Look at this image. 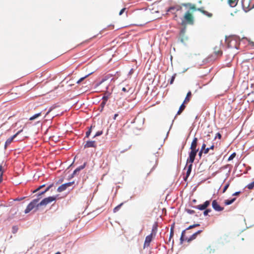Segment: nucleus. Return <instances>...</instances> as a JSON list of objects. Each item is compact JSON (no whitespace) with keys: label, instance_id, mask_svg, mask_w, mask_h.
Instances as JSON below:
<instances>
[{"label":"nucleus","instance_id":"51","mask_svg":"<svg viewBox=\"0 0 254 254\" xmlns=\"http://www.w3.org/2000/svg\"><path fill=\"white\" fill-rule=\"evenodd\" d=\"M208 148H209V150H213L214 148V145L213 144H212L210 147H208Z\"/></svg>","mask_w":254,"mask_h":254},{"label":"nucleus","instance_id":"32","mask_svg":"<svg viewBox=\"0 0 254 254\" xmlns=\"http://www.w3.org/2000/svg\"><path fill=\"white\" fill-rule=\"evenodd\" d=\"M93 127V126H91L89 128L88 130L86 132V137H88L91 132L92 131V128Z\"/></svg>","mask_w":254,"mask_h":254},{"label":"nucleus","instance_id":"37","mask_svg":"<svg viewBox=\"0 0 254 254\" xmlns=\"http://www.w3.org/2000/svg\"><path fill=\"white\" fill-rule=\"evenodd\" d=\"M102 133H103V131H98L94 135V137H95L96 136H97L101 135V134H102Z\"/></svg>","mask_w":254,"mask_h":254},{"label":"nucleus","instance_id":"41","mask_svg":"<svg viewBox=\"0 0 254 254\" xmlns=\"http://www.w3.org/2000/svg\"><path fill=\"white\" fill-rule=\"evenodd\" d=\"M209 151V148H205V149L203 151V153L206 154L208 153Z\"/></svg>","mask_w":254,"mask_h":254},{"label":"nucleus","instance_id":"26","mask_svg":"<svg viewBox=\"0 0 254 254\" xmlns=\"http://www.w3.org/2000/svg\"><path fill=\"white\" fill-rule=\"evenodd\" d=\"M174 225H172L170 229V237L169 239V241H170L171 239L173 238L174 236Z\"/></svg>","mask_w":254,"mask_h":254},{"label":"nucleus","instance_id":"53","mask_svg":"<svg viewBox=\"0 0 254 254\" xmlns=\"http://www.w3.org/2000/svg\"><path fill=\"white\" fill-rule=\"evenodd\" d=\"M133 72V70L132 69L130 70V71H129V73L130 74H132V73Z\"/></svg>","mask_w":254,"mask_h":254},{"label":"nucleus","instance_id":"52","mask_svg":"<svg viewBox=\"0 0 254 254\" xmlns=\"http://www.w3.org/2000/svg\"><path fill=\"white\" fill-rule=\"evenodd\" d=\"M106 102L103 101L102 102L101 104V105L103 107L104 105L106 104Z\"/></svg>","mask_w":254,"mask_h":254},{"label":"nucleus","instance_id":"49","mask_svg":"<svg viewBox=\"0 0 254 254\" xmlns=\"http://www.w3.org/2000/svg\"><path fill=\"white\" fill-rule=\"evenodd\" d=\"M202 153H203V151L200 150L199 152H198V155H199V157H201Z\"/></svg>","mask_w":254,"mask_h":254},{"label":"nucleus","instance_id":"15","mask_svg":"<svg viewBox=\"0 0 254 254\" xmlns=\"http://www.w3.org/2000/svg\"><path fill=\"white\" fill-rule=\"evenodd\" d=\"M95 141H87L84 145V148L96 147Z\"/></svg>","mask_w":254,"mask_h":254},{"label":"nucleus","instance_id":"38","mask_svg":"<svg viewBox=\"0 0 254 254\" xmlns=\"http://www.w3.org/2000/svg\"><path fill=\"white\" fill-rule=\"evenodd\" d=\"M186 211L189 213V214H194L195 211L193 210H190V209H186Z\"/></svg>","mask_w":254,"mask_h":254},{"label":"nucleus","instance_id":"18","mask_svg":"<svg viewBox=\"0 0 254 254\" xmlns=\"http://www.w3.org/2000/svg\"><path fill=\"white\" fill-rule=\"evenodd\" d=\"M197 10L200 11L203 14L206 15L209 17H211L212 16V14L211 13L208 12V11H206L203 9V8H197Z\"/></svg>","mask_w":254,"mask_h":254},{"label":"nucleus","instance_id":"54","mask_svg":"<svg viewBox=\"0 0 254 254\" xmlns=\"http://www.w3.org/2000/svg\"><path fill=\"white\" fill-rule=\"evenodd\" d=\"M118 116V114H115V116H114V119H116V118Z\"/></svg>","mask_w":254,"mask_h":254},{"label":"nucleus","instance_id":"4","mask_svg":"<svg viewBox=\"0 0 254 254\" xmlns=\"http://www.w3.org/2000/svg\"><path fill=\"white\" fill-rule=\"evenodd\" d=\"M194 22L193 16L189 11H187L184 17L182 20V25H186L187 24H193Z\"/></svg>","mask_w":254,"mask_h":254},{"label":"nucleus","instance_id":"44","mask_svg":"<svg viewBox=\"0 0 254 254\" xmlns=\"http://www.w3.org/2000/svg\"><path fill=\"white\" fill-rule=\"evenodd\" d=\"M45 186V185H42V186H40V187H39L35 190L34 191V192H36L39 190H40L41 189H42V188H43Z\"/></svg>","mask_w":254,"mask_h":254},{"label":"nucleus","instance_id":"33","mask_svg":"<svg viewBox=\"0 0 254 254\" xmlns=\"http://www.w3.org/2000/svg\"><path fill=\"white\" fill-rule=\"evenodd\" d=\"M247 188L252 190L254 188V181L247 185Z\"/></svg>","mask_w":254,"mask_h":254},{"label":"nucleus","instance_id":"28","mask_svg":"<svg viewBox=\"0 0 254 254\" xmlns=\"http://www.w3.org/2000/svg\"><path fill=\"white\" fill-rule=\"evenodd\" d=\"M235 200H236L235 198H234L231 200H228V199L226 200L225 201V205H230V204H232V203H233Z\"/></svg>","mask_w":254,"mask_h":254},{"label":"nucleus","instance_id":"27","mask_svg":"<svg viewBox=\"0 0 254 254\" xmlns=\"http://www.w3.org/2000/svg\"><path fill=\"white\" fill-rule=\"evenodd\" d=\"M41 115V112L37 113L31 117L29 119V120L32 121L35 120L38 117H40Z\"/></svg>","mask_w":254,"mask_h":254},{"label":"nucleus","instance_id":"50","mask_svg":"<svg viewBox=\"0 0 254 254\" xmlns=\"http://www.w3.org/2000/svg\"><path fill=\"white\" fill-rule=\"evenodd\" d=\"M240 193H241V192H240V191H237V192H235V193L233 194V195H239V194H240Z\"/></svg>","mask_w":254,"mask_h":254},{"label":"nucleus","instance_id":"12","mask_svg":"<svg viewBox=\"0 0 254 254\" xmlns=\"http://www.w3.org/2000/svg\"><path fill=\"white\" fill-rule=\"evenodd\" d=\"M182 7L181 6L179 5H176L169 7V8L167 10V11L175 14L177 11H180L182 10Z\"/></svg>","mask_w":254,"mask_h":254},{"label":"nucleus","instance_id":"34","mask_svg":"<svg viewBox=\"0 0 254 254\" xmlns=\"http://www.w3.org/2000/svg\"><path fill=\"white\" fill-rule=\"evenodd\" d=\"M236 154L235 152H234L228 158V161H231L232 160H233L236 156Z\"/></svg>","mask_w":254,"mask_h":254},{"label":"nucleus","instance_id":"29","mask_svg":"<svg viewBox=\"0 0 254 254\" xmlns=\"http://www.w3.org/2000/svg\"><path fill=\"white\" fill-rule=\"evenodd\" d=\"M123 204V203H121V204H120L119 205H118V206L115 207L114 208L113 212L114 213H116L117 211H118L120 210V209L121 208V206H122Z\"/></svg>","mask_w":254,"mask_h":254},{"label":"nucleus","instance_id":"16","mask_svg":"<svg viewBox=\"0 0 254 254\" xmlns=\"http://www.w3.org/2000/svg\"><path fill=\"white\" fill-rule=\"evenodd\" d=\"M86 165V163H84L82 165L79 166V167L77 168L73 172L71 177H73L74 175H75L77 173L79 172L80 170L82 169H83L85 166Z\"/></svg>","mask_w":254,"mask_h":254},{"label":"nucleus","instance_id":"13","mask_svg":"<svg viewBox=\"0 0 254 254\" xmlns=\"http://www.w3.org/2000/svg\"><path fill=\"white\" fill-rule=\"evenodd\" d=\"M197 141L198 139L196 137L193 139L190 147V150L198 151V148H197Z\"/></svg>","mask_w":254,"mask_h":254},{"label":"nucleus","instance_id":"55","mask_svg":"<svg viewBox=\"0 0 254 254\" xmlns=\"http://www.w3.org/2000/svg\"><path fill=\"white\" fill-rule=\"evenodd\" d=\"M55 254H61V253H60V252H58L56 253Z\"/></svg>","mask_w":254,"mask_h":254},{"label":"nucleus","instance_id":"45","mask_svg":"<svg viewBox=\"0 0 254 254\" xmlns=\"http://www.w3.org/2000/svg\"><path fill=\"white\" fill-rule=\"evenodd\" d=\"M206 148V144L205 143H203L201 148L200 150L203 151Z\"/></svg>","mask_w":254,"mask_h":254},{"label":"nucleus","instance_id":"56","mask_svg":"<svg viewBox=\"0 0 254 254\" xmlns=\"http://www.w3.org/2000/svg\"><path fill=\"white\" fill-rule=\"evenodd\" d=\"M176 17H177V15H176L175 16V18H176Z\"/></svg>","mask_w":254,"mask_h":254},{"label":"nucleus","instance_id":"47","mask_svg":"<svg viewBox=\"0 0 254 254\" xmlns=\"http://www.w3.org/2000/svg\"><path fill=\"white\" fill-rule=\"evenodd\" d=\"M108 97L107 96H103V100L104 101L107 102L108 100Z\"/></svg>","mask_w":254,"mask_h":254},{"label":"nucleus","instance_id":"31","mask_svg":"<svg viewBox=\"0 0 254 254\" xmlns=\"http://www.w3.org/2000/svg\"><path fill=\"white\" fill-rule=\"evenodd\" d=\"M52 186H53V185H50L49 187H48L46 189V190L44 191H43L41 192V193H40L39 195H41L43 194L44 193H45L46 192L48 191Z\"/></svg>","mask_w":254,"mask_h":254},{"label":"nucleus","instance_id":"21","mask_svg":"<svg viewBox=\"0 0 254 254\" xmlns=\"http://www.w3.org/2000/svg\"><path fill=\"white\" fill-rule=\"evenodd\" d=\"M227 42H228V47L229 48H236V46H233V43H236V41L233 39L231 40H227Z\"/></svg>","mask_w":254,"mask_h":254},{"label":"nucleus","instance_id":"43","mask_svg":"<svg viewBox=\"0 0 254 254\" xmlns=\"http://www.w3.org/2000/svg\"><path fill=\"white\" fill-rule=\"evenodd\" d=\"M221 136H222L221 134L219 132H218L216 134L215 138L218 137L219 139H221Z\"/></svg>","mask_w":254,"mask_h":254},{"label":"nucleus","instance_id":"42","mask_svg":"<svg viewBox=\"0 0 254 254\" xmlns=\"http://www.w3.org/2000/svg\"><path fill=\"white\" fill-rule=\"evenodd\" d=\"M126 10V8H123L121 10V11L119 12V15H121Z\"/></svg>","mask_w":254,"mask_h":254},{"label":"nucleus","instance_id":"36","mask_svg":"<svg viewBox=\"0 0 254 254\" xmlns=\"http://www.w3.org/2000/svg\"><path fill=\"white\" fill-rule=\"evenodd\" d=\"M175 77H176V74H175L174 75H173L172 76L171 79V80L170 81V83L171 84H173V83L174 82V81L175 80Z\"/></svg>","mask_w":254,"mask_h":254},{"label":"nucleus","instance_id":"6","mask_svg":"<svg viewBox=\"0 0 254 254\" xmlns=\"http://www.w3.org/2000/svg\"><path fill=\"white\" fill-rule=\"evenodd\" d=\"M56 199L57 196H49L43 199L41 202H39V204L41 206H46L48 204L55 201Z\"/></svg>","mask_w":254,"mask_h":254},{"label":"nucleus","instance_id":"7","mask_svg":"<svg viewBox=\"0 0 254 254\" xmlns=\"http://www.w3.org/2000/svg\"><path fill=\"white\" fill-rule=\"evenodd\" d=\"M197 152L198 151L190 150L189 154V157L187 159V163L192 164Z\"/></svg>","mask_w":254,"mask_h":254},{"label":"nucleus","instance_id":"35","mask_svg":"<svg viewBox=\"0 0 254 254\" xmlns=\"http://www.w3.org/2000/svg\"><path fill=\"white\" fill-rule=\"evenodd\" d=\"M211 210L210 209H205L203 212V215L204 216H207L208 214V213L210 212Z\"/></svg>","mask_w":254,"mask_h":254},{"label":"nucleus","instance_id":"24","mask_svg":"<svg viewBox=\"0 0 254 254\" xmlns=\"http://www.w3.org/2000/svg\"><path fill=\"white\" fill-rule=\"evenodd\" d=\"M186 108V106L185 105V104H184V102L183 104L181 105V106L179 108V109L177 112V115H180L182 112L185 110Z\"/></svg>","mask_w":254,"mask_h":254},{"label":"nucleus","instance_id":"11","mask_svg":"<svg viewBox=\"0 0 254 254\" xmlns=\"http://www.w3.org/2000/svg\"><path fill=\"white\" fill-rule=\"evenodd\" d=\"M22 131V129L18 131L16 133H15L14 135H13L11 137L8 138L5 143V148H6L7 146L10 144V143L12 142L14 138H15L21 131Z\"/></svg>","mask_w":254,"mask_h":254},{"label":"nucleus","instance_id":"2","mask_svg":"<svg viewBox=\"0 0 254 254\" xmlns=\"http://www.w3.org/2000/svg\"><path fill=\"white\" fill-rule=\"evenodd\" d=\"M39 198L33 199L27 206L25 210V213H28L32 210L34 211H37L39 209V207L41 205L39 202Z\"/></svg>","mask_w":254,"mask_h":254},{"label":"nucleus","instance_id":"30","mask_svg":"<svg viewBox=\"0 0 254 254\" xmlns=\"http://www.w3.org/2000/svg\"><path fill=\"white\" fill-rule=\"evenodd\" d=\"M230 185V181H229L225 185L223 190V193H224L227 189L229 188V186Z\"/></svg>","mask_w":254,"mask_h":254},{"label":"nucleus","instance_id":"46","mask_svg":"<svg viewBox=\"0 0 254 254\" xmlns=\"http://www.w3.org/2000/svg\"><path fill=\"white\" fill-rule=\"evenodd\" d=\"M2 167L1 165H0V178L2 177V174H3V173H2Z\"/></svg>","mask_w":254,"mask_h":254},{"label":"nucleus","instance_id":"48","mask_svg":"<svg viewBox=\"0 0 254 254\" xmlns=\"http://www.w3.org/2000/svg\"><path fill=\"white\" fill-rule=\"evenodd\" d=\"M53 109V108L51 107V108L49 110V111L47 112V113H46V114L45 116H47V115H48V114H49V113H50L52 111Z\"/></svg>","mask_w":254,"mask_h":254},{"label":"nucleus","instance_id":"19","mask_svg":"<svg viewBox=\"0 0 254 254\" xmlns=\"http://www.w3.org/2000/svg\"><path fill=\"white\" fill-rule=\"evenodd\" d=\"M191 96V91H189L187 94V96L184 101V104L190 102V98Z\"/></svg>","mask_w":254,"mask_h":254},{"label":"nucleus","instance_id":"14","mask_svg":"<svg viewBox=\"0 0 254 254\" xmlns=\"http://www.w3.org/2000/svg\"><path fill=\"white\" fill-rule=\"evenodd\" d=\"M152 237L153 236L150 234L146 237L144 243V248L148 247L149 246L150 243L152 240Z\"/></svg>","mask_w":254,"mask_h":254},{"label":"nucleus","instance_id":"9","mask_svg":"<svg viewBox=\"0 0 254 254\" xmlns=\"http://www.w3.org/2000/svg\"><path fill=\"white\" fill-rule=\"evenodd\" d=\"M213 208L216 211H222L224 210V207H221L217 202L216 200H214L212 202Z\"/></svg>","mask_w":254,"mask_h":254},{"label":"nucleus","instance_id":"57","mask_svg":"<svg viewBox=\"0 0 254 254\" xmlns=\"http://www.w3.org/2000/svg\"><path fill=\"white\" fill-rule=\"evenodd\" d=\"M181 41H182V42H183V39H181Z\"/></svg>","mask_w":254,"mask_h":254},{"label":"nucleus","instance_id":"17","mask_svg":"<svg viewBox=\"0 0 254 254\" xmlns=\"http://www.w3.org/2000/svg\"><path fill=\"white\" fill-rule=\"evenodd\" d=\"M158 225L157 223H155L152 226V231L150 235L152 236H155L157 231Z\"/></svg>","mask_w":254,"mask_h":254},{"label":"nucleus","instance_id":"40","mask_svg":"<svg viewBox=\"0 0 254 254\" xmlns=\"http://www.w3.org/2000/svg\"><path fill=\"white\" fill-rule=\"evenodd\" d=\"M17 230H18V228L16 226H13V227H12V232L13 233H16L17 231Z\"/></svg>","mask_w":254,"mask_h":254},{"label":"nucleus","instance_id":"8","mask_svg":"<svg viewBox=\"0 0 254 254\" xmlns=\"http://www.w3.org/2000/svg\"><path fill=\"white\" fill-rule=\"evenodd\" d=\"M209 200L205 201L203 204L195 206L194 207L200 210H204L210 205Z\"/></svg>","mask_w":254,"mask_h":254},{"label":"nucleus","instance_id":"39","mask_svg":"<svg viewBox=\"0 0 254 254\" xmlns=\"http://www.w3.org/2000/svg\"><path fill=\"white\" fill-rule=\"evenodd\" d=\"M190 9H191L193 11H195L196 10H197V9H196L195 6L194 5H190Z\"/></svg>","mask_w":254,"mask_h":254},{"label":"nucleus","instance_id":"1","mask_svg":"<svg viewBox=\"0 0 254 254\" xmlns=\"http://www.w3.org/2000/svg\"><path fill=\"white\" fill-rule=\"evenodd\" d=\"M199 226H200L199 224H195L192 225L190 226L186 229L183 231V232H182L181 238H180L181 243L182 244L183 241H186L188 243H190L192 240L195 239L197 236L202 232V230H199V231H197L196 232L193 233L189 238L186 237L185 234L190 229H191L192 228H195V227H198Z\"/></svg>","mask_w":254,"mask_h":254},{"label":"nucleus","instance_id":"10","mask_svg":"<svg viewBox=\"0 0 254 254\" xmlns=\"http://www.w3.org/2000/svg\"><path fill=\"white\" fill-rule=\"evenodd\" d=\"M73 184L74 182H72L63 184L58 188L57 190L58 192H62L65 190L67 187L71 186Z\"/></svg>","mask_w":254,"mask_h":254},{"label":"nucleus","instance_id":"3","mask_svg":"<svg viewBox=\"0 0 254 254\" xmlns=\"http://www.w3.org/2000/svg\"><path fill=\"white\" fill-rule=\"evenodd\" d=\"M243 9L247 12L254 7V0H242Z\"/></svg>","mask_w":254,"mask_h":254},{"label":"nucleus","instance_id":"22","mask_svg":"<svg viewBox=\"0 0 254 254\" xmlns=\"http://www.w3.org/2000/svg\"><path fill=\"white\" fill-rule=\"evenodd\" d=\"M238 1L239 0H228V3L231 7H234L237 5Z\"/></svg>","mask_w":254,"mask_h":254},{"label":"nucleus","instance_id":"20","mask_svg":"<svg viewBox=\"0 0 254 254\" xmlns=\"http://www.w3.org/2000/svg\"><path fill=\"white\" fill-rule=\"evenodd\" d=\"M192 166V164H190V165L188 166L187 172L186 173V176L184 178V180L185 181L187 180V178L189 177V176H190V172L191 171Z\"/></svg>","mask_w":254,"mask_h":254},{"label":"nucleus","instance_id":"5","mask_svg":"<svg viewBox=\"0 0 254 254\" xmlns=\"http://www.w3.org/2000/svg\"><path fill=\"white\" fill-rule=\"evenodd\" d=\"M222 55V51L220 50L218 47H215L214 48V55H212L210 57H209L207 60V62H212L215 61V59H216V57H220Z\"/></svg>","mask_w":254,"mask_h":254},{"label":"nucleus","instance_id":"25","mask_svg":"<svg viewBox=\"0 0 254 254\" xmlns=\"http://www.w3.org/2000/svg\"><path fill=\"white\" fill-rule=\"evenodd\" d=\"M122 91H123L125 93L126 92H130L131 93L132 90H131V88L129 87L128 86H127V87H123L122 89Z\"/></svg>","mask_w":254,"mask_h":254},{"label":"nucleus","instance_id":"23","mask_svg":"<svg viewBox=\"0 0 254 254\" xmlns=\"http://www.w3.org/2000/svg\"><path fill=\"white\" fill-rule=\"evenodd\" d=\"M95 71V69L92 70V71H90L88 73V74L86 75H85L84 77H81L77 81V83H81L85 78H86L87 77H88L89 75L92 74Z\"/></svg>","mask_w":254,"mask_h":254}]
</instances>
